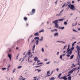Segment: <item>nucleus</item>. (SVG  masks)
<instances>
[{
  "label": "nucleus",
  "mask_w": 80,
  "mask_h": 80,
  "mask_svg": "<svg viewBox=\"0 0 80 80\" xmlns=\"http://www.w3.org/2000/svg\"><path fill=\"white\" fill-rule=\"evenodd\" d=\"M53 23L55 24V27H56L57 28H58V20H56L52 22Z\"/></svg>",
  "instance_id": "f257e3e1"
},
{
  "label": "nucleus",
  "mask_w": 80,
  "mask_h": 80,
  "mask_svg": "<svg viewBox=\"0 0 80 80\" xmlns=\"http://www.w3.org/2000/svg\"><path fill=\"white\" fill-rule=\"evenodd\" d=\"M27 53L29 55V56L28 57V62H29V60H30V57H32L33 56V55H32V54H30V53H31V51L30 50H29L28 52Z\"/></svg>",
  "instance_id": "f03ea898"
},
{
  "label": "nucleus",
  "mask_w": 80,
  "mask_h": 80,
  "mask_svg": "<svg viewBox=\"0 0 80 80\" xmlns=\"http://www.w3.org/2000/svg\"><path fill=\"white\" fill-rule=\"evenodd\" d=\"M76 48L77 49L78 52V56H79V54H80V47L79 46H77Z\"/></svg>",
  "instance_id": "7ed1b4c3"
},
{
  "label": "nucleus",
  "mask_w": 80,
  "mask_h": 80,
  "mask_svg": "<svg viewBox=\"0 0 80 80\" xmlns=\"http://www.w3.org/2000/svg\"><path fill=\"white\" fill-rule=\"evenodd\" d=\"M66 53L69 54V55H71L72 53V50H71V49H69V50H67Z\"/></svg>",
  "instance_id": "20e7f679"
},
{
  "label": "nucleus",
  "mask_w": 80,
  "mask_h": 80,
  "mask_svg": "<svg viewBox=\"0 0 80 80\" xmlns=\"http://www.w3.org/2000/svg\"><path fill=\"white\" fill-rule=\"evenodd\" d=\"M70 9L72 10H75L76 8H75V7L74 6V5H70Z\"/></svg>",
  "instance_id": "39448f33"
},
{
  "label": "nucleus",
  "mask_w": 80,
  "mask_h": 80,
  "mask_svg": "<svg viewBox=\"0 0 80 80\" xmlns=\"http://www.w3.org/2000/svg\"><path fill=\"white\" fill-rule=\"evenodd\" d=\"M66 77H67V76H65L63 77H61L60 78V79L61 80L62 79H64V80H67V78Z\"/></svg>",
  "instance_id": "423d86ee"
},
{
  "label": "nucleus",
  "mask_w": 80,
  "mask_h": 80,
  "mask_svg": "<svg viewBox=\"0 0 80 80\" xmlns=\"http://www.w3.org/2000/svg\"><path fill=\"white\" fill-rule=\"evenodd\" d=\"M35 9H32V12L30 13V14L31 15H32L34 14V13H35Z\"/></svg>",
  "instance_id": "0eeeda50"
},
{
  "label": "nucleus",
  "mask_w": 80,
  "mask_h": 80,
  "mask_svg": "<svg viewBox=\"0 0 80 80\" xmlns=\"http://www.w3.org/2000/svg\"><path fill=\"white\" fill-rule=\"evenodd\" d=\"M49 74H50V71H48L47 72V76L45 77V78H46L47 77H50V76H51V75H52V74L48 75Z\"/></svg>",
  "instance_id": "6e6552de"
},
{
  "label": "nucleus",
  "mask_w": 80,
  "mask_h": 80,
  "mask_svg": "<svg viewBox=\"0 0 80 80\" xmlns=\"http://www.w3.org/2000/svg\"><path fill=\"white\" fill-rule=\"evenodd\" d=\"M58 32H55L54 34V36H58Z\"/></svg>",
  "instance_id": "1a4fd4ad"
},
{
  "label": "nucleus",
  "mask_w": 80,
  "mask_h": 80,
  "mask_svg": "<svg viewBox=\"0 0 80 80\" xmlns=\"http://www.w3.org/2000/svg\"><path fill=\"white\" fill-rule=\"evenodd\" d=\"M34 35L35 36H38L39 35V34L38 32H36L34 34Z\"/></svg>",
  "instance_id": "9d476101"
},
{
  "label": "nucleus",
  "mask_w": 80,
  "mask_h": 80,
  "mask_svg": "<svg viewBox=\"0 0 80 80\" xmlns=\"http://www.w3.org/2000/svg\"><path fill=\"white\" fill-rule=\"evenodd\" d=\"M8 57H9L10 60H12V57H11V55L8 54Z\"/></svg>",
  "instance_id": "9b49d317"
},
{
  "label": "nucleus",
  "mask_w": 80,
  "mask_h": 80,
  "mask_svg": "<svg viewBox=\"0 0 80 80\" xmlns=\"http://www.w3.org/2000/svg\"><path fill=\"white\" fill-rule=\"evenodd\" d=\"M36 70H37L38 72L39 73V72H41L42 70L41 69H35V71H36Z\"/></svg>",
  "instance_id": "f8f14e48"
},
{
  "label": "nucleus",
  "mask_w": 80,
  "mask_h": 80,
  "mask_svg": "<svg viewBox=\"0 0 80 80\" xmlns=\"http://www.w3.org/2000/svg\"><path fill=\"white\" fill-rule=\"evenodd\" d=\"M72 77L69 76L68 78V80H72Z\"/></svg>",
  "instance_id": "ddd939ff"
},
{
  "label": "nucleus",
  "mask_w": 80,
  "mask_h": 80,
  "mask_svg": "<svg viewBox=\"0 0 80 80\" xmlns=\"http://www.w3.org/2000/svg\"><path fill=\"white\" fill-rule=\"evenodd\" d=\"M59 29H61V30H63V29H64V27H61L59 26Z\"/></svg>",
  "instance_id": "4468645a"
},
{
  "label": "nucleus",
  "mask_w": 80,
  "mask_h": 80,
  "mask_svg": "<svg viewBox=\"0 0 80 80\" xmlns=\"http://www.w3.org/2000/svg\"><path fill=\"white\" fill-rule=\"evenodd\" d=\"M34 40H39V37H37L34 38Z\"/></svg>",
  "instance_id": "2eb2a0df"
},
{
  "label": "nucleus",
  "mask_w": 80,
  "mask_h": 80,
  "mask_svg": "<svg viewBox=\"0 0 80 80\" xmlns=\"http://www.w3.org/2000/svg\"><path fill=\"white\" fill-rule=\"evenodd\" d=\"M54 79H55V78L54 77L51 78H49L50 80H54Z\"/></svg>",
  "instance_id": "dca6fc26"
},
{
  "label": "nucleus",
  "mask_w": 80,
  "mask_h": 80,
  "mask_svg": "<svg viewBox=\"0 0 80 80\" xmlns=\"http://www.w3.org/2000/svg\"><path fill=\"white\" fill-rule=\"evenodd\" d=\"M73 71L72 70H71V71H70L69 72H68V73H71L72 74L73 73Z\"/></svg>",
  "instance_id": "f3484780"
},
{
  "label": "nucleus",
  "mask_w": 80,
  "mask_h": 80,
  "mask_svg": "<svg viewBox=\"0 0 80 80\" xmlns=\"http://www.w3.org/2000/svg\"><path fill=\"white\" fill-rule=\"evenodd\" d=\"M63 20H64V19H60L58 20V21H59V22H62V21Z\"/></svg>",
  "instance_id": "a211bd4d"
},
{
  "label": "nucleus",
  "mask_w": 80,
  "mask_h": 80,
  "mask_svg": "<svg viewBox=\"0 0 80 80\" xmlns=\"http://www.w3.org/2000/svg\"><path fill=\"white\" fill-rule=\"evenodd\" d=\"M34 60L35 61H36V60H38V58L37 57H35L34 58Z\"/></svg>",
  "instance_id": "6ab92c4d"
},
{
  "label": "nucleus",
  "mask_w": 80,
  "mask_h": 80,
  "mask_svg": "<svg viewBox=\"0 0 80 80\" xmlns=\"http://www.w3.org/2000/svg\"><path fill=\"white\" fill-rule=\"evenodd\" d=\"M73 57H74V55H72L70 58V59H72L73 58Z\"/></svg>",
  "instance_id": "aec40b11"
},
{
  "label": "nucleus",
  "mask_w": 80,
  "mask_h": 80,
  "mask_svg": "<svg viewBox=\"0 0 80 80\" xmlns=\"http://www.w3.org/2000/svg\"><path fill=\"white\" fill-rule=\"evenodd\" d=\"M61 75H62V74L60 73L58 76V78H59L60 79V76H61Z\"/></svg>",
  "instance_id": "412c9836"
},
{
  "label": "nucleus",
  "mask_w": 80,
  "mask_h": 80,
  "mask_svg": "<svg viewBox=\"0 0 80 80\" xmlns=\"http://www.w3.org/2000/svg\"><path fill=\"white\" fill-rule=\"evenodd\" d=\"M76 70H77V68H74L72 70L73 72V71H75Z\"/></svg>",
  "instance_id": "4be33fe9"
},
{
  "label": "nucleus",
  "mask_w": 80,
  "mask_h": 80,
  "mask_svg": "<svg viewBox=\"0 0 80 80\" xmlns=\"http://www.w3.org/2000/svg\"><path fill=\"white\" fill-rule=\"evenodd\" d=\"M44 32V30H43V29H42L39 32L41 33V32Z\"/></svg>",
  "instance_id": "5701e85b"
},
{
  "label": "nucleus",
  "mask_w": 80,
  "mask_h": 80,
  "mask_svg": "<svg viewBox=\"0 0 80 80\" xmlns=\"http://www.w3.org/2000/svg\"><path fill=\"white\" fill-rule=\"evenodd\" d=\"M39 40H40V41H43V37H42L41 38L39 39Z\"/></svg>",
  "instance_id": "b1692460"
},
{
  "label": "nucleus",
  "mask_w": 80,
  "mask_h": 80,
  "mask_svg": "<svg viewBox=\"0 0 80 80\" xmlns=\"http://www.w3.org/2000/svg\"><path fill=\"white\" fill-rule=\"evenodd\" d=\"M70 5H68V8H67V10H68V9H69V8H70Z\"/></svg>",
  "instance_id": "393cba45"
},
{
  "label": "nucleus",
  "mask_w": 80,
  "mask_h": 80,
  "mask_svg": "<svg viewBox=\"0 0 80 80\" xmlns=\"http://www.w3.org/2000/svg\"><path fill=\"white\" fill-rule=\"evenodd\" d=\"M36 42V44L37 45L38 44V40H37Z\"/></svg>",
  "instance_id": "a878e982"
},
{
  "label": "nucleus",
  "mask_w": 80,
  "mask_h": 80,
  "mask_svg": "<svg viewBox=\"0 0 80 80\" xmlns=\"http://www.w3.org/2000/svg\"><path fill=\"white\" fill-rule=\"evenodd\" d=\"M64 10V9H62L59 13L60 14H61V13L63 12V11Z\"/></svg>",
  "instance_id": "bb28decb"
},
{
  "label": "nucleus",
  "mask_w": 80,
  "mask_h": 80,
  "mask_svg": "<svg viewBox=\"0 0 80 80\" xmlns=\"http://www.w3.org/2000/svg\"><path fill=\"white\" fill-rule=\"evenodd\" d=\"M24 20H27V18L26 17H24Z\"/></svg>",
  "instance_id": "cd10ccee"
},
{
  "label": "nucleus",
  "mask_w": 80,
  "mask_h": 80,
  "mask_svg": "<svg viewBox=\"0 0 80 80\" xmlns=\"http://www.w3.org/2000/svg\"><path fill=\"white\" fill-rule=\"evenodd\" d=\"M69 48H70V45H68V48L67 50L68 51V50H69V49H69Z\"/></svg>",
  "instance_id": "c85d7f7f"
},
{
  "label": "nucleus",
  "mask_w": 80,
  "mask_h": 80,
  "mask_svg": "<svg viewBox=\"0 0 80 80\" xmlns=\"http://www.w3.org/2000/svg\"><path fill=\"white\" fill-rule=\"evenodd\" d=\"M22 78H22V76H21L20 78H19V80H22Z\"/></svg>",
  "instance_id": "c756f323"
},
{
  "label": "nucleus",
  "mask_w": 80,
  "mask_h": 80,
  "mask_svg": "<svg viewBox=\"0 0 80 80\" xmlns=\"http://www.w3.org/2000/svg\"><path fill=\"white\" fill-rule=\"evenodd\" d=\"M68 23H67V22H64V25H67Z\"/></svg>",
  "instance_id": "7c9ffc66"
},
{
  "label": "nucleus",
  "mask_w": 80,
  "mask_h": 80,
  "mask_svg": "<svg viewBox=\"0 0 80 80\" xmlns=\"http://www.w3.org/2000/svg\"><path fill=\"white\" fill-rule=\"evenodd\" d=\"M22 66H18V69L20 68H22Z\"/></svg>",
  "instance_id": "2f4dec72"
},
{
  "label": "nucleus",
  "mask_w": 80,
  "mask_h": 80,
  "mask_svg": "<svg viewBox=\"0 0 80 80\" xmlns=\"http://www.w3.org/2000/svg\"><path fill=\"white\" fill-rule=\"evenodd\" d=\"M42 63H42V62H40L39 63H38L37 65H41V64H42Z\"/></svg>",
  "instance_id": "473e14b6"
},
{
  "label": "nucleus",
  "mask_w": 80,
  "mask_h": 80,
  "mask_svg": "<svg viewBox=\"0 0 80 80\" xmlns=\"http://www.w3.org/2000/svg\"><path fill=\"white\" fill-rule=\"evenodd\" d=\"M19 56V54H18V55L16 56V59H18V57Z\"/></svg>",
  "instance_id": "72a5a7b5"
},
{
  "label": "nucleus",
  "mask_w": 80,
  "mask_h": 80,
  "mask_svg": "<svg viewBox=\"0 0 80 80\" xmlns=\"http://www.w3.org/2000/svg\"><path fill=\"white\" fill-rule=\"evenodd\" d=\"M41 66H35V67L36 68H38V67H40Z\"/></svg>",
  "instance_id": "f704fd0d"
},
{
  "label": "nucleus",
  "mask_w": 80,
  "mask_h": 80,
  "mask_svg": "<svg viewBox=\"0 0 80 80\" xmlns=\"http://www.w3.org/2000/svg\"><path fill=\"white\" fill-rule=\"evenodd\" d=\"M15 68H14L13 70V73H14V72H15Z\"/></svg>",
  "instance_id": "c9c22d12"
},
{
  "label": "nucleus",
  "mask_w": 80,
  "mask_h": 80,
  "mask_svg": "<svg viewBox=\"0 0 80 80\" xmlns=\"http://www.w3.org/2000/svg\"><path fill=\"white\" fill-rule=\"evenodd\" d=\"M42 52H44V49H43V48H42Z\"/></svg>",
  "instance_id": "e433bc0d"
},
{
  "label": "nucleus",
  "mask_w": 80,
  "mask_h": 80,
  "mask_svg": "<svg viewBox=\"0 0 80 80\" xmlns=\"http://www.w3.org/2000/svg\"><path fill=\"white\" fill-rule=\"evenodd\" d=\"M60 58L62 59V55H60Z\"/></svg>",
  "instance_id": "4c0bfd02"
},
{
  "label": "nucleus",
  "mask_w": 80,
  "mask_h": 80,
  "mask_svg": "<svg viewBox=\"0 0 80 80\" xmlns=\"http://www.w3.org/2000/svg\"><path fill=\"white\" fill-rule=\"evenodd\" d=\"M35 40H34V39L32 40L31 42V43H33V42Z\"/></svg>",
  "instance_id": "58836bf2"
},
{
  "label": "nucleus",
  "mask_w": 80,
  "mask_h": 80,
  "mask_svg": "<svg viewBox=\"0 0 80 80\" xmlns=\"http://www.w3.org/2000/svg\"><path fill=\"white\" fill-rule=\"evenodd\" d=\"M73 49H74V47H72L71 48V49L72 50H73Z\"/></svg>",
  "instance_id": "ea45409f"
},
{
  "label": "nucleus",
  "mask_w": 80,
  "mask_h": 80,
  "mask_svg": "<svg viewBox=\"0 0 80 80\" xmlns=\"http://www.w3.org/2000/svg\"><path fill=\"white\" fill-rule=\"evenodd\" d=\"M67 56L68 57H69L70 56V55L69 54H68L67 55Z\"/></svg>",
  "instance_id": "a19ab883"
},
{
  "label": "nucleus",
  "mask_w": 80,
  "mask_h": 80,
  "mask_svg": "<svg viewBox=\"0 0 80 80\" xmlns=\"http://www.w3.org/2000/svg\"><path fill=\"white\" fill-rule=\"evenodd\" d=\"M72 65H73V67H76L75 65L74 64H72Z\"/></svg>",
  "instance_id": "79ce46f5"
},
{
  "label": "nucleus",
  "mask_w": 80,
  "mask_h": 80,
  "mask_svg": "<svg viewBox=\"0 0 80 80\" xmlns=\"http://www.w3.org/2000/svg\"><path fill=\"white\" fill-rule=\"evenodd\" d=\"M65 4H64L62 7V8H63V7H65Z\"/></svg>",
  "instance_id": "37998d69"
},
{
  "label": "nucleus",
  "mask_w": 80,
  "mask_h": 80,
  "mask_svg": "<svg viewBox=\"0 0 80 80\" xmlns=\"http://www.w3.org/2000/svg\"><path fill=\"white\" fill-rule=\"evenodd\" d=\"M66 47H67V45H66V46H65L64 47V48H63V50H64V49H65V48H66Z\"/></svg>",
  "instance_id": "c03bdc74"
},
{
  "label": "nucleus",
  "mask_w": 80,
  "mask_h": 80,
  "mask_svg": "<svg viewBox=\"0 0 80 80\" xmlns=\"http://www.w3.org/2000/svg\"><path fill=\"white\" fill-rule=\"evenodd\" d=\"M40 62V61L39 60H38L37 61V63H39V62Z\"/></svg>",
  "instance_id": "a18cd8bd"
},
{
  "label": "nucleus",
  "mask_w": 80,
  "mask_h": 80,
  "mask_svg": "<svg viewBox=\"0 0 80 80\" xmlns=\"http://www.w3.org/2000/svg\"><path fill=\"white\" fill-rule=\"evenodd\" d=\"M60 42H61V43H65V42H64L63 41H61Z\"/></svg>",
  "instance_id": "49530a36"
},
{
  "label": "nucleus",
  "mask_w": 80,
  "mask_h": 80,
  "mask_svg": "<svg viewBox=\"0 0 80 80\" xmlns=\"http://www.w3.org/2000/svg\"><path fill=\"white\" fill-rule=\"evenodd\" d=\"M10 65H9L8 66V68H10Z\"/></svg>",
  "instance_id": "de8ad7c7"
},
{
  "label": "nucleus",
  "mask_w": 80,
  "mask_h": 80,
  "mask_svg": "<svg viewBox=\"0 0 80 80\" xmlns=\"http://www.w3.org/2000/svg\"><path fill=\"white\" fill-rule=\"evenodd\" d=\"M73 32H77V31H76V30H75V29H73Z\"/></svg>",
  "instance_id": "09e8293b"
},
{
  "label": "nucleus",
  "mask_w": 80,
  "mask_h": 80,
  "mask_svg": "<svg viewBox=\"0 0 80 80\" xmlns=\"http://www.w3.org/2000/svg\"><path fill=\"white\" fill-rule=\"evenodd\" d=\"M35 45H34L33 46V48H35Z\"/></svg>",
  "instance_id": "8fccbe9b"
},
{
  "label": "nucleus",
  "mask_w": 80,
  "mask_h": 80,
  "mask_svg": "<svg viewBox=\"0 0 80 80\" xmlns=\"http://www.w3.org/2000/svg\"><path fill=\"white\" fill-rule=\"evenodd\" d=\"M50 63V62H48L46 63V64H49Z\"/></svg>",
  "instance_id": "3c124183"
},
{
  "label": "nucleus",
  "mask_w": 80,
  "mask_h": 80,
  "mask_svg": "<svg viewBox=\"0 0 80 80\" xmlns=\"http://www.w3.org/2000/svg\"><path fill=\"white\" fill-rule=\"evenodd\" d=\"M70 75H71V74H68L67 75V76L68 77V76H70Z\"/></svg>",
  "instance_id": "603ef678"
},
{
  "label": "nucleus",
  "mask_w": 80,
  "mask_h": 80,
  "mask_svg": "<svg viewBox=\"0 0 80 80\" xmlns=\"http://www.w3.org/2000/svg\"><path fill=\"white\" fill-rule=\"evenodd\" d=\"M32 36H33V35H31V36H30L29 37V38H31L32 37Z\"/></svg>",
  "instance_id": "864d4df0"
},
{
  "label": "nucleus",
  "mask_w": 80,
  "mask_h": 80,
  "mask_svg": "<svg viewBox=\"0 0 80 80\" xmlns=\"http://www.w3.org/2000/svg\"><path fill=\"white\" fill-rule=\"evenodd\" d=\"M58 15H60V13H59V14L56 15V16H58Z\"/></svg>",
  "instance_id": "5fc2aeb1"
},
{
  "label": "nucleus",
  "mask_w": 80,
  "mask_h": 80,
  "mask_svg": "<svg viewBox=\"0 0 80 80\" xmlns=\"http://www.w3.org/2000/svg\"><path fill=\"white\" fill-rule=\"evenodd\" d=\"M47 60H48V59H44V61H47Z\"/></svg>",
  "instance_id": "6e6d98bb"
},
{
  "label": "nucleus",
  "mask_w": 80,
  "mask_h": 80,
  "mask_svg": "<svg viewBox=\"0 0 80 80\" xmlns=\"http://www.w3.org/2000/svg\"><path fill=\"white\" fill-rule=\"evenodd\" d=\"M53 73V71H52V72H51V73L50 74H51V75H52V73Z\"/></svg>",
  "instance_id": "4d7b16f0"
},
{
  "label": "nucleus",
  "mask_w": 80,
  "mask_h": 80,
  "mask_svg": "<svg viewBox=\"0 0 80 80\" xmlns=\"http://www.w3.org/2000/svg\"><path fill=\"white\" fill-rule=\"evenodd\" d=\"M58 0H57L56 1L55 3L57 4V2H58Z\"/></svg>",
  "instance_id": "13d9d810"
},
{
  "label": "nucleus",
  "mask_w": 80,
  "mask_h": 80,
  "mask_svg": "<svg viewBox=\"0 0 80 80\" xmlns=\"http://www.w3.org/2000/svg\"><path fill=\"white\" fill-rule=\"evenodd\" d=\"M26 26H28V24L26 23Z\"/></svg>",
  "instance_id": "bf43d9fd"
},
{
  "label": "nucleus",
  "mask_w": 80,
  "mask_h": 80,
  "mask_svg": "<svg viewBox=\"0 0 80 80\" xmlns=\"http://www.w3.org/2000/svg\"><path fill=\"white\" fill-rule=\"evenodd\" d=\"M7 68H2V70H5V69H6Z\"/></svg>",
  "instance_id": "052dcab7"
},
{
  "label": "nucleus",
  "mask_w": 80,
  "mask_h": 80,
  "mask_svg": "<svg viewBox=\"0 0 80 80\" xmlns=\"http://www.w3.org/2000/svg\"><path fill=\"white\" fill-rule=\"evenodd\" d=\"M76 43H77V42H74L73 43L74 44H75Z\"/></svg>",
  "instance_id": "680f3d73"
},
{
  "label": "nucleus",
  "mask_w": 80,
  "mask_h": 80,
  "mask_svg": "<svg viewBox=\"0 0 80 80\" xmlns=\"http://www.w3.org/2000/svg\"><path fill=\"white\" fill-rule=\"evenodd\" d=\"M54 30V31H56V32L57 31V29H55Z\"/></svg>",
  "instance_id": "e2e57ef3"
},
{
  "label": "nucleus",
  "mask_w": 80,
  "mask_h": 80,
  "mask_svg": "<svg viewBox=\"0 0 80 80\" xmlns=\"http://www.w3.org/2000/svg\"><path fill=\"white\" fill-rule=\"evenodd\" d=\"M58 70H59L58 68H57L56 69V70L57 71V72H58Z\"/></svg>",
  "instance_id": "0e129e2a"
},
{
  "label": "nucleus",
  "mask_w": 80,
  "mask_h": 80,
  "mask_svg": "<svg viewBox=\"0 0 80 80\" xmlns=\"http://www.w3.org/2000/svg\"><path fill=\"white\" fill-rule=\"evenodd\" d=\"M54 30H51V32H54Z\"/></svg>",
  "instance_id": "69168bd1"
},
{
  "label": "nucleus",
  "mask_w": 80,
  "mask_h": 80,
  "mask_svg": "<svg viewBox=\"0 0 80 80\" xmlns=\"http://www.w3.org/2000/svg\"><path fill=\"white\" fill-rule=\"evenodd\" d=\"M58 54H59V52H58L57 53V55H58Z\"/></svg>",
  "instance_id": "338daca9"
},
{
  "label": "nucleus",
  "mask_w": 80,
  "mask_h": 80,
  "mask_svg": "<svg viewBox=\"0 0 80 80\" xmlns=\"http://www.w3.org/2000/svg\"><path fill=\"white\" fill-rule=\"evenodd\" d=\"M78 30H80V28H78Z\"/></svg>",
  "instance_id": "774afa93"
}]
</instances>
